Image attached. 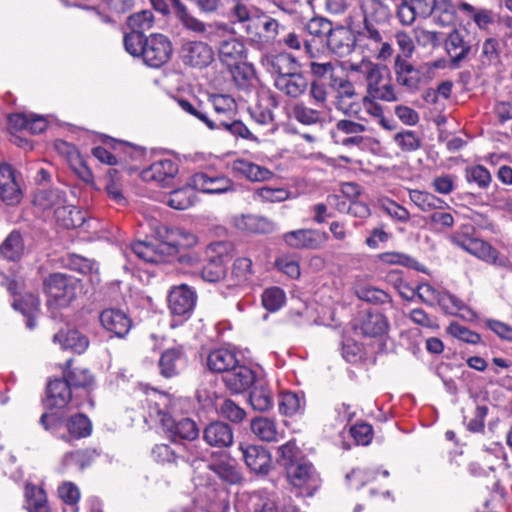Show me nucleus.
<instances>
[{
    "mask_svg": "<svg viewBox=\"0 0 512 512\" xmlns=\"http://www.w3.org/2000/svg\"><path fill=\"white\" fill-rule=\"evenodd\" d=\"M246 466L256 474H267L271 468V455L267 449L258 445H239Z\"/></svg>",
    "mask_w": 512,
    "mask_h": 512,
    "instance_id": "nucleus-21",
    "label": "nucleus"
},
{
    "mask_svg": "<svg viewBox=\"0 0 512 512\" xmlns=\"http://www.w3.org/2000/svg\"><path fill=\"white\" fill-rule=\"evenodd\" d=\"M289 483L306 496H312L321 485L319 473L311 462L300 459L297 464L290 465L286 470Z\"/></svg>",
    "mask_w": 512,
    "mask_h": 512,
    "instance_id": "nucleus-5",
    "label": "nucleus"
},
{
    "mask_svg": "<svg viewBox=\"0 0 512 512\" xmlns=\"http://www.w3.org/2000/svg\"><path fill=\"white\" fill-rule=\"evenodd\" d=\"M66 202L65 193L57 188L39 190L34 196V204L42 210L53 209L62 206Z\"/></svg>",
    "mask_w": 512,
    "mask_h": 512,
    "instance_id": "nucleus-50",
    "label": "nucleus"
},
{
    "mask_svg": "<svg viewBox=\"0 0 512 512\" xmlns=\"http://www.w3.org/2000/svg\"><path fill=\"white\" fill-rule=\"evenodd\" d=\"M154 23V15L150 10H142L140 12L130 15L127 19L128 27L143 34L144 31L149 30Z\"/></svg>",
    "mask_w": 512,
    "mask_h": 512,
    "instance_id": "nucleus-62",
    "label": "nucleus"
},
{
    "mask_svg": "<svg viewBox=\"0 0 512 512\" xmlns=\"http://www.w3.org/2000/svg\"><path fill=\"white\" fill-rule=\"evenodd\" d=\"M196 298V293L187 285L174 287L168 296L169 309L174 316L187 319L195 307Z\"/></svg>",
    "mask_w": 512,
    "mask_h": 512,
    "instance_id": "nucleus-15",
    "label": "nucleus"
},
{
    "mask_svg": "<svg viewBox=\"0 0 512 512\" xmlns=\"http://www.w3.org/2000/svg\"><path fill=\"white\" fill-rule=\"evenodd\" d=\"M261 62L268 71L277 74V76H281L291 72V69L285 68V65H294L295 59L291 54L279 53L263 57Z\"/></svg>",
    "mask_w": 512,
    "mask_h": 512,
    "instance_id": "nucleus-54",
    "label": "nucleus"
},
{
    "mask_svg": "<svg viewBox=\"0 0 512 512\" xmlns=\"http://www.w3.org/2000/svg\"><path fill=\"white\" fill-rule=\"evenodd\" d=\"M54 218L60 226L66 229L81 226L85 221L83 213L75 206L66 204V202L55 208Z\"/></svg>",
    "mask_w": 512,
    "mask_h": 512,
    "instance_id": "nucleus-43",
    "label": "nucleus"
},
{
    "mask_svg": "<svg viewBox=\"0 0 512 512\" xmlns=\"http://www.w3.org/2000/svg\"><path fill=\"white\" fill-rule=\"evenodd\" d=\"M254 384L249 395L250 405L256 411H268L274 405V397L271 389L263 381H256Z\"/></svg>",
    "mask_w": 512,
    "mask_h": 512,
    "instance_id": "nucleus-41",
    "label": "nucleus"
},
{
    "mask_svg": "<svg viewBox=\"0 0 512 512\" xmlns=\"http://www.w3.org/2000/svg\"><path fill=\"white\" fill-rule=\"evenodd\" d=\"M252 433L261 441L273 442L281 438L275 420L267 417H256L250 422Z\"/></svg>",
    "mask_w": 512,
    "mask_h": 512,
    "instance_id": "nucleus-40",
    "label": "nucleus"
},
{
    "mask_svg": "<svg viewBox=\"0 0 512 512\" xmlns=\"http://www.w3.org/2000/svg\"><path fill=\"white\" fill-rule=\"evenodd\" d=\"M274 85L287 96L297 98L306 91L308 81L301 73L289 72L288 74L276 76Z\"/></svg>",
    "mask_w": 512,
    "mask_h": 512,
    "instance_id": "nucleus-32",
    "label": "nucleus"
},
{
    "mask_svg": "<svg viewBox=\"0 0 512 512\" xmlns=\"http://www.w3.org/2000/svg\"><path fill=\"white\" fill-rule=\"evenodd\" d=\"M286 302L285 292L279 287L267 288L262 294V304L268 311L279 310Z\"/></svg>",
    "mask_w": 512,
    "mask_h": 512,
    "instance_id": "nucleus-61",
    "label": "nucleus"
},
{
    "mask_svg": "<svg viewBox=\"0 0 512 512\" xmlns=\"http://www.w3.org/2000/svg\"><path fill=\"white\" fill-rule=\"evenodd\" d=\"M226 273V264L221 261L207 260V264L201 270V277L207 282L215 283L223 280Z\"/></svg>",
    "mask_w": 512,
    "mask_h": 512,
    "instance_id": "nucleus-64",
    "label": "nucleus"
},
{
    "mask_svg": "<svg viewBox=\"0 0 512 512\" xmlns=\"http://www.w3.org/2000/svg\"><path fill=\"white\" fill-rule=\"evenodd\" d=\"M465 177L469 183H476L480 189L488 188L492 181V176L489 170L482 165H475L467 168Z\"/></svg>",
    "mask_w": 512,
    "mask_h": 512,
    "instance_id": "nucleus-63",
    "label": "nucleus"
},
{
    "mask_svg": "<svg viewBox=\"0 0 512 512\" xmlns=\"http://www.w3.org/2000/svg\"><path fill=\"white\" fill-rule=\"evenodd\" d=\"M416 295L423 303L428 305H433L435 302H438L446 309L460 310L463 307V302L456 296L447 293H441L428 283L418 285L416 289Z\"/></svg>",
    "mask_w": 512,
    "mask_h": 512,
    "instance_id": "nucleus-25",
    "label": "nucleus"
},
{
    "mask_svg": "<svg viewBox=\"0 0 512 512\" xmlns=\"http://www.w3.org/2000/svg\"><path fill=\"white\" fill-rule=\"evenodd\" d=\"M79 280L63 273H53L44 280V291L48 305L58 308L67 307L76 297Z\"/></svg>",
    "mask_w": 512,
    "mask_h": 512,
    "instance_id": "nucleus-3",
    "label": "nucleus"
},
{
    "mask_svg": "<svg viewBox=\"0 0 512 512\" xmlns=\"http://www.w3.org/2000/svg\"><path fill=\"white\" fill-rule=\"evenodd\" d=\"M63 377L71 386L75 399L79 396L78 393L85 396L88 402L93 406V401L90 398V393L95 388V379L93 374L86 368L72 367V360H68L63 368Z\"/></svg>",
    "mask_w": 512,
    "mask_h": 512,
    "instance_id": "nucleus-10",
    "label": "nucleus"
},
{
    "mask_svg": "<svg viewBox=\"0 0 512 512\" xmlns=\"http://www.w3.org/2000/svg\"><path fill=\"white\" fill-rule=\"evenodd\" d=\"M178 174V164L172 159H160L144 169L141 177L144 181H154L161 187L170 186Z\"/></svg>",
    "mask_w": 512,
    "mask_h": 512,
    "instance_id": "nucleus-16",
    "label": "nucleus"
},
{
    "mask_svg": "<svg viewBox=\"0 0 512 512\" xmlns=\"http://www.w3.org/2000/svg\"><path fill=\"white\" fill-rule=\"evenodd\" d=\"M53 342L58 343L62 349H69L75 353H83L89 346L88 338L77 330H61L53 337Z\"/></svg>",
    "mask_w": 512,
    "mask_h": 512,
    "instance_id": "nucleus-39",
    "label": "nucleus"
},
{
    "mask_svg": "<svg viewBox=\"0 0 512 512\" xmlns=\"http://www.w3.org/2000/svg\"><path fill=\"white\" fill-rule=\"evenodd\" d=\"M131 252L146 263L158 264L169 261L177 255V246L166 241H135L131 244Z\"/></svg>",
    "mask_w": 512,
    "mask_h": 512,
    "instance_id": "nucleus-7",
    "label": "nucleus"
},
{
    "mask_svg": "<svg viewBox=\"0 0 512 512\" xmlns=\"http://www.w3.org/2000/svg\"><path fill=\"white\" fill-rule=\"evenodd\" d=\"M445 47L454 67H458L467 58L472 48L458 30H453L449 33L445 41Z\"/></svg>",
    "mask_w": 512,
    "mask_h": 512,
    "instance_id": "nucleus-33",
    "label": "nucleus"
},
{
    "mask_svg": "<svg viewBox=\"0 0 512 512\" xmlns=\"http://www.w3.org/2000/svg\"><path fill=\"white\" fill-rule=\"evenodd\" d=\"M99 320L107 332L118 338H124L132 327L131 318L120 309H104L99 315Z\"/></svg>",
    "mask_w": 512,
    "mask_h": 512,
    "instance_id": "nucleus-20",
    "label": "nucleus"
},
{
    "mask_svg": "<svg viewBox=\"0 0 512 512\" xmlns=\"http://www.w3.org/2000/svg\"><path fill=\"white\" fill-rule=\"evenodd\" d=\"M223 382L227 389L233 393H242L256 382V374L250 367L239 362L226 375Z\"/></svg>",
    "mask_w": 512,
    "mask_h": 512,
    "instance_id": "nucleus-23",
    "label": "nucleus"
},
{
    "mask_svg": "<svg viewBox=\"0 0 512 512\" xmlns=\"http://www.w3.org/2000/svg\"><path fill=\"white\" fill-rule=\"evenodd\" d=\"M393 141L404 153H411L418 150L422 145L420 135L413 130L403 129L393 135Z\"/></svg>",
    "mask_w": 512,
    "mask_h": 512,
    "instance_id": "nucleus-57",
    "label": "nucleus"
},
{
    "mask_svg": "<svg viewBox=\"0 0 512 512\" xmlns=\"http://www.w3.org/2000/svg\"><path fill=\"white\" fill-rule=\"evenodd\" d=\"M213 106V114L209 115L208 128L220 130L237 115V104L230 95H213L210 99Z\"/></svg>",
    "mask_w": 512,
    "mask_h": 512,
    "instance_id": "nucleus-12",
    "label": "nucleus"
},
{
    "mask_svg": "<svg viewBox=\"0 0 512 512\" xmlns=\"http://www.w3.org/2000/svg\"><path fill=\"white\" fill-rule=\"evenodd\" d=\"M455 243L468 253L487 262L495 260L496 249L487 242L478 238L454 237Z\"/></svg>",
    "mask_w": 512,
    "mask_h": 512,
    "instance_id": "nucleus-36",
    "label": "nucleus"
},
{
    "mask_svg": "<svg viewBox=\"0 0 512 512\" xmlns=\"http://www.w3.org/2000/svg\"><path fill=\"white\" fill-rule=\"evenodd\" d=\"M26 509L28 512H51L46 493L36 486H26Z\"/></svg>",
    "mask_w": 512,
    "mask_h": 512,
    "instance_id": "nucleus-49",
    "label": "nucleus"
},
{
    "mask_svg": "<svg viewBox=\"0 0 512 512\" xmlns=\"http://www.w3.org/2000/svg\"><path fill=\"white\" fill-rule=\"evenodd\" d=\"M331 85L336 88L335 106L345 114H350L352 108L345 103V100L353 99L356 96L354 85L347 79H333Z\"/></svg>",
    "mask_w": 512,
    "mask_h": 512,
    "instance_id": "nucleus-45",
    "label": "nucleus"
},
{
    "mask_svg": "<svg viewBox=\"0 0 512 512\" xmlns=\"http://www.w3.org/2000/svg\"><path fill=\"white\" fill-rule=\"evenodd\" d=\"M364 25L380 26L388 22L391 11L382 0H360Z\"/></svg>",
    "mask_w": 512,
    "mask_h": 512,
    "instance_id": "nucleus-29",
    "label": "nucleus"
},
{
    "mask_svg": "<svg viewBox=\"0 0 512 512\" xmlns=\"http://www.w3.org/2000/svg\"><path fill=\"white\" fill-rule=\"evenodd\" d=\"M70 401H75L76 408L83 405L81 401L75 399V394L65 377L48 383L46 405L49 408H64Z\"/></svg>",
    "mask_w": 512,
    "mask_h": 512,
    "instance_id": "nucleus-19",
    "label": "nucleus"
},
{
    "mask_svg": "<svg viewBox=\"0 0 512 512\" xmlns=\"http://www.w3.org/2000/svg\"><path fill=\"white\" fill-rule=\"evenodd\" d=\"M358 45L363 53L385 62L393 55V48L389 36L379 26L364 25L358 34Z\"/></svg>",
    "mask_w": 512,
    "mask_h": 512,
    "instance_id": "nucleus-4",
    "label": "nucleus"
},
{
    "mask_svg": "<svg viewBox=\"0 0 512 512\" xmlns=\"http://www.w3.org/2000/svg\"><path fill=\"white\" fill-rule=\"evenodd\" d=\"M196 189L189 183L179 189L173 190L168 198L167 204L176 210H185L190 208L196 201Z\"/></svg>",
    "mask_w": 512,
    "mask_h": 512,
    "instance_id": "nucleus-46",
    "label": "nucleus"
},
{
    "mask_svg": "<svg viewBox=\"0 0 512 512\" xmlns=\"http://www.w3.org/2000/svg\"><path fill=\"white\" fill-rule=\"evenodd\" d=\"M394 74L398 85L405 87L409 91L419 89L421 82V73L412 63L397 55L394 60Z\"/></svg>",
    "mask_w": 512,
    "mask_h": 512,
    "instance_id": "nucleus-24",
    "label": "nucleus"
},
{
    "mask_svg": "<svg viewBox=\"0 0 512 512\" xmlns=\"http://www.w3.org/2000/svg\"><path fill=\"white\" fill-rule=\"evenodd\" d=\"M327 239L325 232L314 229H298L283 235L284 242L295 249H318Z\"/></svg>",
    "mask_w": 512,
    "mask_h": 512,
    "instance_id": "nucleus-17",
    "label": "nucleus"
},
{
    "mask_svg": "<svg viewBox=\"0 0 512 512\" xmlns=\"http://www.w3.org/2000/svg\"><path fill=\"white\" fill-rule=\"evenodd\" d=\"M280 43L291 50H303L309 59L319 58V47H315V40L305 39L295 31L287 33Z\"/></svg>",
    "mask_w": 512,
    "mask_h": 512,
    "instance_id": "nucleus-42",
    "label": "nucleus"
},
{
    "mask_svg": "<svg viewBox=\"0 0 512 512\" xmlns=\"http://www.w3.org/2000/svg\"><path fill=\"white\" fill-rule=\"evenodd\" d=\"M305 399L294 392H283L279 398V411L286 416H293L303 410Z\"/></svg>",
    "mask_w": 512,
    "mask_h": 512,
    "instance_id": "nucleus-58",
    "label": "nucleus"
},
{
    "mask_svg": "<svg viewBox=\"0 0 512 512\" xmlns=\"http://www.w3.org/2000/svg\"><path fill=\"white\" fill-rule=\"evenodd\" d=\"M56 149L63 154L71 168L75 173L84 181L88 182L92 179V173L83 162L77 148L65 141H57L55 143Z\"/></svg>",
    "mask_w": 512,
    "mask_h": 512,
    "instance_id": "nucleus-34",
    "label": "nucleus"
},
{
    "mask_svg": "<svg viewBox=\"0 0 512 512\" xmlns=\"http://www.w3.org/2000/svg\"><path fill=\"white\" fill-rule=\"evenodd\" d=\"M361 331L367 337H380L388 329V322L384 315L380 313L368 314L361 323Z\"/></svg>",
    "mask_w": 512,
    "mask_h": 512,
    "instance_id": "nucleus-52",
    "label": "nucleus"
},
{
    "mask_svg": "<svg viewBox=\"0 0 512 512\" xmlns=\"http://www.w3.org/2000/svg\"><path fill=\"white\" fill-rule=\"evenodd\" d=\"M0 198L10 206L18 204L22 198L15 171L6 163L0 165Z\"/></svg>",
    "mask_w": 512,
    "mask_h": 512,
    "instance_id": "nucleus-22",
    "label": "nucleus"
},
{
    "mask_svg": "<svg viewBox=\"0 0 512 512\" xmlns=\"http://www.w3.org/2000/svg\"><path fill=\"white\" fill-rule=\"evenodd\" d=\"M203 439L212 447H229L233 443V431L228 424L215 421L205 427Z\"/></svg>",
    "mask_w": 512,
    "mask_h": 512,
    "instance_id": "nucleus-31",
    "label": "nucleus"
},
{
    "mask_svg": "<svg viewBox=\"0 0 512 512\" xmlns=\"http://www.w3.org/2000/svg\"><path fill=\"white\" fill-rule=\"evenodd\" d=\"M279 28L277 20L260 11L252 28L253 34H249L247 38L252 44L262 47L277 37Z\"/></svg>",
    "mask_w": 512,
    "mask_h": 512,
    "instance_id": "nucleus-18",
    "label": "nucleus"
},
{
    "mask_svg": "<svg viewBox=\"0 0 512 512\" xmlns=\"http://www.w3.org/2000/svg\"><path fill=\"white\" fill-rule=\"evenodd\" d=\"M187 358L182 346L168 348L159 359L160 374L165 378L178 375L186 366Z\"/></svg>",
    "mask_w": 512,
    "mask_h": 512,
    "instance_id": "nucleus-26",
    "label": "nucleus"
},
{
    "mask_svg": "<svg viewBox=\"0 0 512 512\" xmlns=\"http://www.w3.org/2000/svg\"><path fill=\"white\" fill-rule=\"evenodd\" d=\"M191 185L200 192L208 194H222L234 190L231 179L210 172H198L191 177Z\"/></svg>",
    "mask_w": 512,
    "mask_h": 512,
    "instance_id": "nucleus-14",
    "label": "nucleus"
},
{
    "mask_svg": "<svg viewBox=\"0 0 512 512\" xmlns=\"http://www.w3.org/2000/svg\"><path fill=\"white\" fill-rule=\"evenodd\" d=\"M209 469L222 480L230 484H238L242 481V473L236 461L227 454H220L209 465Z\"/></svg>",
    "mask_w": 512,
    "mask_h": 512,
    "instance_id": "nucleus-30",
    "label": "nucleus"
},
{
    "mask_svg": "<svg viewBox=\"0 0 512 512\" xmlns=\"http://www.w3.org/2000/svg\"><path fill=\"white\" fill-rule=\"evenodd\" d=\"M149 417L158 419L164 434L174 444L193 441L199 435L196 423L187 417L172 415V402L167 394L154 393L149 399Z\"/></svg>",
    "mask_w": 512,
    "mask_h": 512,
    "instance_id": "nucleus-1",
    "label": "nucleus"
},
{
    "mask_svg": "<svg viewBox=\"0 0 512 512\" xmlns=\"http://www.w3.org/2000/svg\"><path fill=\"white\" fill-rule=\"evenodd\" d=\"M64 428L66 432L59 434V439L67 443L89 437L92 433V423L82 413H77L64 420Z\"/></svg>",
    "mask_w": 512,
    "mask_h": 512,
    "instance_id": "nucleus-27",
    "label": "nucleus"
},
{
    "mask_svg": "<svg viewBox=\"0 0 512 512\" xmlns=\"http://www.w3.org/2000/svg\"><path fill=\"white\" fill-rule=\"evenodd\" d=\"M1 255L9 261H17L24 254V241L20 232L12 231L0 246Z\"/></svg>",
    "mask_w": 512,
    "mask_h": 512,
    "instance_id": "nucleus-47",
    "label": "nucleus"
},
{
    "mask_svg": "<svg viewBox=\"0 0 512 512\" xmlns=\"http://www.w3.org/2000/svg\"><path fill=\"white\" fill-rule=\"evenodd\" d=\"M180 58L185 65L201 69L212 63L214 51L205 42L188 41L181 46Z\"/></svg>",
    "mask_w": 512,
    "mask_h": 512,
    "instance_id": "nucleus-13",
    "label": "nucleus"
},
{
    "mask_svg": "<svg viewBox=\"0 0 512 512\" xmlns=\"http://www.w3.org/2000/svg\"><path fill=\"white\" fill-rule=\"evenodd\" d=\"M97 456L98 454L94 449H83L68 452L62 459V465L63 467L67 468L75 465L80 470H83L84 468L90 466Z\"/></svg>",
    "mask_w": 512,
    "mask_h": 512,
    "instance_id": "nucleus-55",
    "label": "nucleus"
},
{
    "mask_svg": "<svg viewBox=\"0 0 512 512\" xmlns=\"http://www.w3.org/2000/svg\"><path fill=\"white\" fill-rule=\"evenodd\" d=\"M174 449L168 444H156L151 451L154 461L161 464H177L179 460L184 462H193L197 459H204V455L199 451H192L190 447L184 444H176Z\"/></svg>",
    "mask_w": 512,
    "mask_h": 512,
    "instance_id": "nucleus-11",
    "label": "nucleus"
},
{
    "mask_svg": "<svg viewBox=\"0 0 512 512\" xmlns=\"http://www.w3.org/2000/svg\"><path fill=\"white\" fill-rule=\"evenodd\" d=\"M409 198L419 209L425 212L440 210L445 205V201L434 194L416 189L409 191Z\"/></svg>",
    "mask_w": 512,
    "mask_h": 512,
    "instance_id": "nucleus-53",
    "label": "nucleus"
},
{
    "mask_svg": "<svg viewBox=\"0 0 512 512\" xmlns=\"http://www.w3.org/2000/svg\"><path fill=\"white\" fill-rule=\"evenodd\" d=\"M305 28L307 33L313 37L311 40H315V47H318V44H323L333 29L329 20L320 17L312 18Z\"/></svg>",
    "mask_w": 512,
    "mask_h": 512,
    "instance_id": "nucleus-56",
    "label": "nucleus"
},
{
    "mask_svg": "<svg viewBox=\"0 0 512 512\" xmlns=\"http://www.w3.org/2000/svg\"><path fill=\"white\" fill-rule=\"evenodd\" d=\"M431 15L436 24L443 27L450 26L457 18L456 7L451 0L435 1V8Z\"/></svg>",
    "mask_w": 512,
    "mask_h": 512,
    "instance_id": "nucleus-51",
    "label": "nucleus"
},
{
    "mask_svg": "<svg viewBox=\"0 0 512 512\" xmlns=\"http://www.w3.org/2000/svg\"><path fill=\"white\" fill-rule=\"evenodd\" d=\"M232 245L226 241H215L210 243L205 249L207 260L221 261L224 264L231 258Z\"/></svg>",
    "mask_w": 512,
    "mask_h": 512,
    "instance_id": "nucleus-60",
    "label": "nucleus"
},
{
    "mask_svg": "<svg viewBox=\"0 0 512 512\" xmlns=\"http://www.w3.org/2000/svg\"><path fill=\"white\" fill-rule=\"evenodd\" d=\"M354 39L349 30L343 27L333 28L326 45L336 55L343 57L352 51Z\"/></svg>",
    "mask_w": 512,
    "mask_h": 512,
    "instance_id": "nucleus-38",
    "label": "nucleus"
},
{
    "mask_svg": "<svg viewBox=\"0 0 512 512\" xmlns=\"http://www.w3.org/2000/svg\"><path fill=\"white\" fill-rule=\"evenodd\" d=\"M237 227L250 233L268 234L275 230V223L258 215H246L237 220Z\"/></svg>",
    "mask_w": 512,
    "mask_h": 512,
    "instance_id": "nucleus-44",
    "label": "nucleus"
},
{
    "mask_svg": "<svg viewBox=\"0 0 512 512\" xmlns=\"http://www.w3.org/2000/svg\"><path fill=\"white\" fill-rule=\"evenodd\" d=\"M348 70L357 73L366 85V96L378 98L384 102H395L398 100L395 87L388 74H385L379 64L363 58L359 62L350 63Z\"/></svg>",
    "mask_w": 512,
    "mask_h": 512,
    "instance_id": "nucleus-2",
    "label": "nucleus"
},
{
    "mask_svg": "<svg viewBox=\"0 0 512 512\" xmlns=\"http://www.w3.org/2000/svg\"><path fill=\"white\" fill-rule=\"evenodd\" d=\"M218 53L220 61L231 70L235 79L240 73L243 74L244 79L252 74L251 68L244 62L246 48L242 41L236 38L225 39L220 42Z\"/></svg>",
    "mask_w": 512,
    "mask_h": 512,
    "instance_id": "nucleus-6",
    "label": "nucleus"
},
{
    "mask_svg": "<svg viewBox=\"0 0 512 512\" xmlns=\"http://www.w3.org/2000/svg\"><path fill=\"white\" fill-rule=\"evenodd\" d=\"M367 130L366 126L360 122L350 119H341L336 122L331 129L330 135L335 144L344 147H362L365 139L362 134Z\"/></svg>",
    "mask_w": 512,
    "mask_h": 512,
    "instance_id": "nucleus-9",
    "label": "nucleus"
},
{
    "mask_svg": "<svg viewBox=\"0 0 512 512\" xmlns=\"http://www.w3.org/2000/svg\"><path fill=\"white\" fill-rule=\"evenodd\" d=\"M260 10L243 2H236L228 12V19L232 25H238L248 37L253 34L254 22Z\"/></svg>",
    "mask_w": 512,
    "mask_h": 512,
    "instance_id": "nucleus-28",
    "label": "nucleus"
},
{
    "mask_svg": "<svg viewBox=\"0 0 512 512\" xmlns=\"http://www.w3.org/2000/svg\"><path fill=\"white\" fill-rule=\"evenodd\" d=\"M172 51V44L168 37L155 33L145 38L141 56L146 65L158 68L170 59Z\"/></svg>",
    "mask_w": 512,
    "mask_h": 512,
    "instance_id": "nucleus-8",
    "label": "nucleus"
},
{
    "mask_svg": "<svg viewBox=\"0 0 512 512\" xmlns=\"http://www.w3.org/2000/svg\"><path fill=\"white\" fill-rule=\"evenodd\" d=\"M232 170L253 182L266 181L273 176V173L269 169L245 159H236L233 161Z\"/></svg>",
    "mask_w": 512,
    "mask_h": 512,
    "instance_id": "nucleus-37",
    "label": "nucleus"
},
{
    "mask_svg": "<svg viewBox=\"0 0 512 512\" xmlns=\"http://www.w3.org/2000/svg\"><path fill=\"white\" fill-rule=\"evenodd\" d=\"M238 361L235 352L221 348L209 353L206 364L210 371L226 375Z\"/></svg>",
    "mask_w": 512,
    "mask_h": 512,
    "instance_id": "nucleus-35",
    "label": "nucleus"
},
{
    "mask_svg": "<svg viewBox=\"0 0 512 512\" xmlns=\"http://www.w3.org/2000/svg\"><path fill=\"white\" fill-rule=\"evenodd\" d=\"M291 192L284 188L263 186L254 192V198L263 203H279L289 199Z\"/></svg>",
    "mask_w": 512,
    "mask_h": 512,
    "instance_id": "nucleus-59",
    "label": "nucleus"
},
{
    "mask_svg": "<svg viewBox=\"0 0 512 512\" xmlns=\"http://www.w3.org/2000/svg\"><path fill=\"white\" fill-rule=\"evenodd\" d=\"M39 299L34 294H28L21 299L13 302V307L19 310L26 317V326L33 329L36 326L35 317L39 311Z\"/></svg>",
    "mask_w": 512,
    "mask_h": 512,
    "instance_id": "nucleus-48",
    "label": "nucleus"
}]
</instances>
